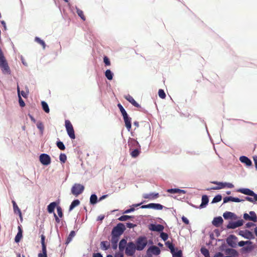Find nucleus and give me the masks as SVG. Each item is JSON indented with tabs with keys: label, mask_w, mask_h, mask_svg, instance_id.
<instances>
[{
	"label": "nucleus",
	"mask_w": 257,
	"mask_h": 257,
	"mask_svg": "<svg viewBox=\"0 0 257 257\" xmlns=\"http://www.w3.org/2000/svg\"><path fill=\"white\" fill-rule=\"evenodd\" d=\"M118 248L120 252L125 250V253L127 256H133L137 250L136 245L133 241L127 242L126 238H122L118 243Z\"/></svg>",
	"instance_id": "f257e3e1"
},
{
	"label": "nucleus",
	"mask_w": 257,
	"mask_h": 257,
	"mask_svg": "<svg viewBox=\"0 0 257 257\" xmlns=\"http://www.w3.org/2000/svg\"><path fill=\"white\" fill-rule=\"evenodd\" d=\"M125 229V226L124 224L122 223H117L111 230V238L119 239L120 235L123 233Z\"/></svg>",
	"instance_id": "f03ea898"
},
{
	"label": "nucleus",
	"mask_w": 257,
	"mask_h": 257,
	"mask_svg": "<svg viewBox=\"0 0 257 257\" xmlns=\"http://www.w3.org/2000/svg\"><path fill=\"white\" fill-rule=\"evenodd\" d=\"M136 248L138 251H142L145 249L148 244L147 238L145 236H140L135 241Z\"/></svg>",
	"instance_id": "7ed1b4c3"
},
{
	"label": "nucleus",
	"mask_w": 257,
	"mask_h": 257,
	"mask_svg": "<svg viewBox=\"0 0 257 257\" xmlns=\"http://www.w3.org/2000/svg\"><path fill=\"white\" fill-rule=\"evenodd\" d=\"M84 190V186L80 184L75 183L71 188V193L73 195L77 196L81 194Z\"/></svg>",
	"instance_id": "20e7f679"
},
{
	"label": "nucleus",
	"mask_w": 257,
	"mask_h": 257,
	"mask_svg": "<svg viewBox=\"0 0 257 257\" xmlns=\"http://www.w3.org/2000/svg\"><path fill=\"white\" fill-rule=\"evenodd\" d=\"M65 123L66 130V131H67L68 136L71 139H75V132H74L73 127L72 124H71V122L69 120H66L65 121Z\"/></svg>",
	"instance_id": "39448f33"
},
{
	"label": "nucleus",
	"mask_w": 257,
	"mask_h": 257,
	"mask_svg": "<svg viewBox=\"0 0 257 257\" xmlns=\"http://www.w3.org/2000/svg\"><path fill=\"white\" fill-rule=\"evenodd\" d=\"M165 207L160 203H151L146 205H142L141 208L142 209H153L155 210H161Z\"/></svg>",
	"instance_id": "423d86ee"
},
{
	"label": "nucleus",
	"mask_w": 257,
	"mask_h": 257,
	"mask_svg": "<svg viewBox=\"0 0 257 257\" xmlns=\"http://www.w3.org/2000/svg\"><path fill=\"white\" fill-rule=\"evenodd\" d=\"M227 244L232 248H235L236 247V241H237V237L233 235H229L226 238Z\"/></svg>",
	"instance_id": "0eeeda50"
},
{
	"label": "nucleus",
	"mask_w": 257,
	"mask_h": 257,
	"mask_svg": "<svg viewBox=\"0 0 257 257\" xmlns=\"http://www.w3.org/2000/svg\"><path fill=\"white\" fill-rule=\"evenodd\" d=\"M244 221L242 219H239L236 221H229L226 225V228L234 229L243 224Z\"/></svg>",
	"instance_id": "6e6552de"
},
{
	"label": "nucleus",
	"mask_w": 257,
	"mask_h": 257,
	"mask_svg": "<svg viewBox=\"0 0 257 257\" xmlns=\"http://www.w3.org/2000/svg\"><path fill=\"white\" fill-rule=\"evenodd\" d=\"M149 229L152 231H156L160 233L164 229V226L160 224L151 223L148 225Z\"/></svg>",
	"instance_id": "1a4fd4ad"
},
{
	"label": "nucleus",
	"mask_w": 257,
	"mask_h": 257,
	"mask_svg": "<svg viewBox=\"0 0 257 257\" xmlns=\"http://www.w3.org/2000/svg\"><path fill=\"white\" fill-rule=\"evenodd\" d=\"M39 160L43 165L47 166L51 163V158L47 154L43 153L41 154L39 157Z\"/></svg>",
	"instance_id": "9d476101"
},
{
	"label": "nucleus",
	"mask_w": 257,
	"mask_h": 257,
	"mask_svg": "<svg viewBox=\"0 0 257 257\" xmlns=\"http://www.w3.org/2000/svg\"><path fill=\"white\" fill-rule=\"evenodd\" d=\"M238 235L241 236L245 239H253L255 238L254 234L252 232L248 230H239Z\"/></svg>",
	"instance_id": "9b49d317"
},
{
	"label": "nucleus",
	"mask_w": 257,
	"mask_h": 257,
	"mask_svg": "<svg viewBox=\"0 0 257 257\" xmlns=\"http://www.w3.org/2000/svg\"><path fill=\"white\" fill-rule=\"evenodd\" d=\"M128 145L130 150L135 148L141 147L139 142L134 138H129L128 140Z\"/></svg>",
	"instance_id": "f8f14e48"
},
{
	"label": "nucleus",
	"mask_w": 257,
	"mask_h": 257,
	"mask_svg": "<svg viewBox=\"0 0 257 257\" xmlns=\"http://www.w3.org/2000/svg\"><path fill=\"white\" fill-rule=\"evenodd\" d=\"M161 253V250L160 248L156 245H151L150 246L147 251V254H153L156 255H158L160 254Z\"/></svg>",
	"instance_id": "ddd939ff"
},
{
	"label": "nucleus",
	"mask_w": 257,
	"mask_h": 257,
	"mask_svg": "<svg viewBox=\"0 0 257 257\" xmlns=\"http://www.w3.org/2000/svg\"><path fill=\"white\" fill-rule=\"evenodd\" d=\"M223 217L225 219H234L238 218V216L234 213L229 211H226L223 214Z\"/></svg>",
	"instance_id": "4468645a"
},
{
	"label": "nucleus",
	"mask_w": 257,
	"mask_h": 257,
	"mask_svg": "<svg viewBox=\"0 0 257 257\" xmlns=\"http://www.w3.org/2000/svg\"><path fill=\"white\" fill-rule=\"evenodd\" d=\"M123 118L124 121L125 126L128 132H130L132 127V118L128 114L124 115Z\"/></svg>",
	"instance_id": "2eb2a0df"
},
{
	"label": "nucleus",
	"mask_w": 257,
	"mask_h": 257,
	"mask_svg": "<svg viewBox=\"0 0 257 257\" xmlns=\"http://www.w3.org/2000/svg\"><path fill=\"white\" fill-rule=\"evenodd\" d=\"M211 183L214 184L218 185V186L213 187L211 188H208L207 190H219L225 187V182H218V181H212Z\"/></svg>",
	"instance_id": "dca6fc26"
},
{
	"label": "nucleus",
	"mask_w": 257,
	"mask_h": 257,
	"mask_svg": "<svg viewBox=\"0 0 257 257\" xmlns=\"http://www.w3.org/2000/svg\"><path fill=\"white\" fill-rule=\"evenodd\" d=\"M223 220L221 216L215 217L212 221V224L213 225L216 227H219L222 224Z\"/></svg>",
	"instance_id": "f3484780"
},
{
	"label": "nucleus",
	"mask_w": 257,
	"mask_h": 257,
	"mask_svg": "<svg viewBox=\"0 0 257 257\" xmlns=\"http://www.w3.org/2000/svg\"><path fill=\"white\" fill-rule=\"evenodd\" d=\"M209 202L208 196L206 195H203L202 196L201 203L199 205V209L204 208L206 207Z\"/></svg>",
	"instance_id": "a211bd4d"
},
{
	"label": "nucleus",
	"mask_w": 257,
	"mask_h": 257,
	"mask_svg": "<svg viewBox=\"0 0 257 257\" xmlns=\"http://www.w3.org/2000/svg\"><path fill=\"white\" fill-rule=\"evenodd\" d=\"M239 161L247 167H250L252 165L251 160L245 156H240L239 157Z\"/></svg>",
	"instance_id": "6ab92c4d"
},
{
	"label": "nucleus",
	"mask_w": 257,
	"mask_h": 257,
	"mask_svg": "<svg viewBox=\"0 0 257 257\" xmlns=\"http://www.w3.org/2000/svg\"><path fill=\"white\" fill-rule=\"evenodd\" d=\"M124 97L126 100H127L134 106L137 107H141V105L137 102H136V100L134 99V98L130 95L127 94L125 95Z\"/></svg>",
	"instance_id": "aec40b11"
},
{
	"label": "nucleus",
	"mask_w": 257,
	"mask_h": 257,
	"mask_svg": "<svg viewBox=\"0 0 257 257\" xmlns=\"http://www.w3.org/2000/svg\"><path fill=\"white\" fill-rule=\"evenodd\" d=\"M236 191L237 192H239V193H241L243 194H245V195H248V196H252V195L254 194V192L248 189V188H239V189H238Z\"/></svg>",
	"instance_id": "412c9836"
},
{
	"label": "nucleus",
	"mask_w": 257,
	"mask_h": 257,
	"mask_svg": "<svg viewBox=\"0 0 257 257\" xmlns=\"http://www.w3.org/2000/svg\"><path fill=\"white\" fill-rule=\"evenodd\" d=\"M18 231L17 232V235H16L15 237V241L16 243H19L21 238L23 237V229L21 226H18Z\"/></svg>",
	"instance_id": "4be33fe9"
},
{
	"label": "nucleus",
	"mask_w": 257,
	"mask_h": 257,
	"mask_svg": "<svg viewBox=\"0 0 257 257\" xmlns=\"http://www.w3.org/2000/svg\"><path fill=\"white\" fill-rule=\"evenodd\" d=\"M225 253L232 257H236L238 255V252L236 250L228 247L226 249Z\"/></svg>",
	"instance_id": "5701e85b"
},
{
	"label": "nucleus",
	"mask_w": 257,
	"mask_h": 257,
	"mask_svg": "<svg viewBox=\"0 0 257 257\" xmlns=\"http://www.w3.org/2000/svg\"><path fill=\"white\" fill-rule=\"evenodd\" d=\"M58 206V203L56 201L52 202L50 203L48 206H47V211L48 213H54V210L55 208Z\"/></svg>",
	"instance_id": "b1692460"
},
{
	"label": "nucleus",
	"mask_w": 257,
	"mask_h": 257,
	"mask_svg": "<svg viewBox=\"0 0 257 257\" xmlns=\"http://www.w3.org/2000/svg\"><path fill=\"white\" fill-rule=\"evenodd\" d=\"M13 205L14 212L15 214H18L21 220H22V214L20 209L19 208L16 202L14 201H12Z\"/></svg>",
	"instance_id": "393cba45"
},
{
	"label": "nucleus",
	"mask_w": 257,
	"mask_h": 257,
	"mask_svg": "<svg viewBox=\"0 0 257 257\" xmlns=\"http://www.w3.org/2000/svg\"><path fill=\"white\" fill-rule=\"evenodd\" d=\"M159 194L158 193H150L149 194H144L143 197L145 199H149L150 200H154L159 197Z\"/></svg>",
	"instance_id": "a878e982"
},
{
	"label": "nucleus",
	"mask_w": 257,
	"mask_h": 257,
	"mask_svg": "<svg viewBox=\"0 0 257 257\" xmlns=\"http://www.w3.org/2000/svg\"><path fill=\"white\" fill-rule=\"evenodd\" d=\"M141 147H139L138 148H135L132 149L131 152L130 153V155L132 158H136L139 156L141 153Z\"/></svg>",
	"instance_id": "bb28decb"
},
{
	"label": "nucleus",
	"mask_w": 257,
	"mask_h": 257,
	"mask_svg": "<svg viewBox=\"0 0 257 257\" xmlns=\"http://www.w3.org/2000/svg\"><path fill=\"white\" fill-rule=\"evenodd\" d=\"M135 217L134 216L123 215L120 216L118 220L121 221H125L130 219L132 221H134Z\"/></svg>",
	"instance_id": "cd10ccee"
},
{
	"label": "nucleus",
	"mask_w": 257,
	"mask_h": 257,
	"mask_svg": "<svg viewBox=\"0 0 257 257\" xmlns=\"http://www.w3.org/2000/svg\"><path fill=\"white\" fill-rule=\"evenodd\" d=\"M17 92L18 95V98H19V103L20 104V106L22 107H23L25 106V103L23 99L22 98L21 96L20 95V88L19 86V85H17Z\"/></svg>",
	"instance_id": "c85d7f7f"
},
{
	"label": "nucleus",
	"mask_w": 257,
	"mask_h": 257,
	"mask_svg": "<svg viewBox=\"0 0 257 257\" xmlns=\"http://www.w3.org/2000/svg\"><path fill=\"white\" fill-rule=\"evenodd\" d=\"M171 253L172 254V257H183L182 251L178 249L177 248Z\"/></svg>",
	"instance_id": "c756f323"
},
{
	"label": "nucleus",
	"mask_w": 257,
	"mask_h": 257,
	"mask_svg": "<svg viewBox=\"0 0 257 257\" xmlns=\"http://www.w3.org/2000/svg\"><path fill=\"white\" fill-rule=\"evenodd\" d=\"M101 248L104 250L108 249L110 247V243L107 241H102L100 242Z\"/></svg>",
	"instance_id": "7c9ffc66"
},
{
	"label": "nucleus",
	"mask_w": 257,
	"mask_h": 257,
	"mask_svg": "<svg viewBox=\"0 0 257 257\" xmlns=\"http://www.w3.org/2000/svg\"><path fill=\"white\" fill-rule=\"evenodd\" d=\"M79 204H80V201L78 199H75V200H73L69 206V211H71L75 207H76L77 206L79 205Z\"/></svg>",
	"instance_id": "2f4dec72"
},
{
	"label": "nucleus",
	"mask_w": 257,
	"mask_h": 257,
	"mask_svg": "<svg viewBox=\"0 0 257 257\" xmlns=\"http://www.w3.org/2000/svg\"><path fill=\"white\" fill-rule=\"evenodd\" d=\"M75 232L74 230H72L70 232L66 240V244H68L72 241L73 238L75 236Z\"/></svg>",
	"instance_id": "473e14b6"
},
{
	"label": "nucleus",
	"mask_w": 257,
	"mask_h": 257,
	"mask_svg": "<svg viewBox=\"0 0 257 257\" xmlns=\"http://www.w3.org/2000/svg\"><path fill=\"white\" fill-rule=\"evenodd\" d=\"M254 245H246L243 247L241 248V250L243 252L248 253L251 251L254 248Z\"/></svg>",
	"instance_id": "72a5a7b5"
},
{
	"label": "nucleus",
	"mask_w": 257,
	"mask_h": 257,
	"mask_svg": "<svg viewBox=\"0 0 257 257\" xmlns=\"http://www.w3.org/2000/svg\"><path fill=\"white\" fill-rule=\"evenodd\" d=\"M104 74L105 76L108 80H111L113 79V73L110 69L106 70L104 73Z\"/></svg>",
	"instance_id": "f704fd0d"
},
{
	"label": "nucleus",
	"mask_w": 257,
	"mask_h": 257,
	"mask_svg": "<svg viewBox=\"0 0 257 257\" xmlns=\"http://www.w3.org/2000/svg\"><path fill=\"white\" fill-rule=\"evenodd\" d=\"M98 202L97 196L95 194H92L90 197V203L94 205Z\"/></svg>",
	"instance_id": "c9c22d12"
},
{
	"label": "nucleus",
	"mask_w": 257,
	"mask_h": 257,
	"mask_svg": "<svg viewBox=\"0 0 257 257\" xmlns=\"http://www.w3.org/2000/svg\"><path fill=\"white\" fill-rule=\"evenodd\" d=\"M41 105L43 110L46 112V113H49L50 112V109L49 107L48 106V104L45 101H42L41 102Z\"/></svg>",
	"instance_id": "e433bc0d"
},
{
	"label": "nucleus",
	"mask_w": 257,
	"mask_h": 257,
	"mask_svg": "<svg viewBox=\"0 0 257 257\" xmlns=\"http://www.w3.org/2000/svg\"><path fill=\"white\" fill-rule=\"evenodd\" d=\"M119 239L111 238V243L112 245V248L113 249L115 250L117 249L118 246V241Z\"/></svg>",
	"instance_id": "4c0bfd02"
},
{
	"label": "nucleus",
	"mask_w": 257,
	"mask_h": 257,
	"mask_svg": "<svg viewBox=\"0 0 257 257\" xmlns=\"http://www.w3.org/2000/svg\"><path fill=\"white\" fill-rule=\"evenodd\" d=\"M45 236L44 235L42 234L41 235V242L42 244V250H43L44 251H45V249H47L46 244L45 243Z\"/></svg>",
	"instance_id": "58836bf2"
},
{
	"label": "nucleus",
	"mask_w": 257,
	"mask_h": 257,
	"mask_svg": "<svg viewBox=\"0 0 257 257\" xmlns=\"http://www.w3.org/2000/svg\"><path fill=\"white\" fill-rule=\"evenodd\" d=\"M201 253L205 256L208 257L210 256V253L208 249L205 247H202L200 249Z\"/></svg>",
	"instance_id": "ea45409f"
},
{
	"label": "nucleus",
	"mask_w": 257,
	"mask_h": 257,
	"mask_svg": "<svg viewBox=\"0 0 257 257\" xmlns=\"http://www.w3.org/2000/svg\"><path fill=\"white\" fill-rule=\"evenodd\" d=\"M166 245L169 248L170 252L173 251L174 250L176 249V247L174 244L171 242L170 241H167L165 242Z\"/></svg>",
	"instance_id": "a19ab883"
},
{
	"label": "nucleus",
	"mask_w": 257,
	"mask_h": 257,
	"mask_svg": "<svg viewBox=\"0 0 257 257\" xmlns=\"http://www.w3.org/2000/svg\"><path fill=\"white\" fill-rule=\"evenodd\" d=\"M249 214L250 218V221L256 222L257 216L255 212L253 211H249Z\"/></svg>",
	"instance_id": "79ce46f5"
},
{
	"label": "nucleus",
	"mask_w": 257,
	"mask_h": 257,
	"mask_svg": "<svg viewBox=\"0 0 257 257\" xmlns=\"http://www.w3.org/2000/svg\"><path fill=\"white\" fill-rule=\"evenodd\" d=\"M75 9L76 10V13L78 16L80 17L82 20L85 21V17L83 14V11L78 9L77 7H75Z\"/></svg>",
	"instance_id": "37998d69"
},
{
	"label": "nucleus",
	"mask_w": 257,
	"mask_h": 257,
	"mask_svg": "<svg viewBox=\"0 0 257 257\" xmlns=\"http://www.w3.org/2000/svg\"><path fill=\"white\" fill-rule=\"evenodd\" d=\"M222 199V196L220 194H217L212 199L211 203H216L220 202Z\"/></svg>",
	"instance_id": "c03bdc74"
},
{
	"label": "nucleus",
	"mask_w": 257,
	"mask_h": 257,
	"mask_svg": "<svg viewBox=\"0 0 257 257\" xmlns=\"http://www.w3.org/2000/svg\"><path fill=\"white\" fill-rule=\"evenodd\" d=\"M35 42H36L38 43L39 44H40V45H41L43 46V49H44L45 48L46 44L43 40L41 39L39 37H36L35 38Z\"/></svg>",
	"instance_id": "a18cd8bd"
},
{
	"label": "nucleus",
	"mask_w": 257,
	"mask_h": 257,
	"mask_svg": "<svg viewBox=\"0 0 257 257\" xmlns=\"http://www.w3.org/2000/svg\"><path fill=\"white\" fill-rule=\"evenodd\" d=\"M117 106L119 108V110L121 113V115H122V116H123L124 115H127L128 114L126 111V110H125V109L124 108V107L122 106V105L120 104V103H118L117 104Z\"/></svg>",
	"instance_id": "49530a36"
},
{
	"label": "nucleus",
	"mask_w": 257,
	"mask_h": 257,
	"mask_svg": "<svg viewBox=\"0 0 257 257\" xmlns=\"http://www.w3.org/2000/svg\"><path fill=\"white\" fill-rule=\"evenodd\" d=\"M57 147L61 150L63 151L65 149V146L64 144V143L60 141H58L56 143Z\"/></svg>",
	"instance_id": "de8ad7c7"
},
{
	"label": "nucleus",
	"mask_w": 257,
	"mask_h": 257,
	"mask_svg": "<svg viewBox=\"0 0 257 257\" xmlns=\"http://www.w3.org/2000/svg\"><path fill=\"white\" fill-rule=\"evenodd\" d=\"M36 125L37 128L40 131L41 133L42 134L44 129L43 123L40 121H38L37 122Z\"/></svg>",
	"instance_id": "09e8293b"
},
{
	"label": "nucleus",
	"mask_w": 257,
	"mask_h": 257,
	"mask_svg": "<svg viewBox=\"0 0 257 257\" xmlns=\"http://www.w3.org/2000/svg\"><path fill=\"white\" fill-rule=\"evenodd\" d=\"M179 191H180V189L179 188H171L167 190V192L171 194L179 193Z\"/></svg>",
	"instance_id": "8fccbe9b"
},
{
	"label": "nucleus",
	"mask_w": 257,
	"mask_h": 257,
	"mask_svg": "<svg viewBox=\"0 0 257 257\" xmlns=\"http://www.w3.org/2000/svg\"><path fill=\"white\" fill-rule=\"evenodd\" d=\"M159 96L162 99H164L166 97V93L163 89H160L158 91Z\"/></svg>",
	"instance_id": "3c124183"
},
{
	"label": "nucleus",
	"mask_w": 257,
	"mask_h": 257,
	"mask_svg": "<svg viewBox=\"0 0 257 257\" xmlns=\"http://www.w3.org/2000/svg\"><path fill=\"white\" fill-rule=\"evenodd\" d=\"M59 159L61 163H64L67 160V156L65 154L61 153L59 156Z\"/></svg>",
	"instance_id": "603ef678"
},
{
	"label": "nucleus",
	"mask_w": 257,
	"mask_h": 257,
	"mask_svg": "<svg viewBox=\"0 0 257 257\" xmlns=\"http://www.w3.org/2000/svg\"><path fill=\"white\" fill-rule=\"evenodd\" d=\"M160 237L164 241H166L168 238V235L167 233L164 232L163 231L160 232Z\"/></svg>",
	"instance_id": "864d4df0"
},
{
	"label": "nucleus",
	"mask_w": 257,
	"mask_h": 257,
	"mask_svg": "<svg viewBox=\"0 0 257 257\" xmlns=\"http://www.w3.org/2000/svg\"><path fill=\"white\" fill-rule=\"evenodd\" d=\"M57 211L58 213V215L60 218H62L63 216V213L62 211V209L60 206L57 207Z\"/></svg>",
	"instance_id": "5fc2aeb1"
},
{
	"label": "nucleus",
	"mask_w": 257,
	"mask_h": 257,
	"mask_svg": "<svg viewBox=\"0 0 257 257\" xmlns=\"http://www.w3.org/2000/svg\"><path fill=\"white\" fill-rule=\"evenodd\" d=\"M103 62L105 64V66L110 65V61L109 58L106 56H104L103 57Z\"/></svg>",
	"instance_id": "6e6d98bb"
},
{
	"label": "nucleus",
	"mask_w": 257,
	"mask_h": 257,
	"mask_svg": "<svg viewBox=\"0 0 257 257\" xmlns=\"http://www.w3.org/2000/svg\"><path fill=\"white\" fill-rule=\"evenodd\" d=\"M213 257H232V256H230L229 255L224 256L222 252H218L214 254Z\"/></svg>",
	"instance_id": "4d7b16f0"
},
{
	"label": "nucleus",
	"mask_w": 257,
	"mask_h": 257,
	"mask_svg": "<svg viewBox=\"0 0 257 257\" xmlns=\"http://www.w3.org/2000/svg\"><path fill=\"white\" fill-rule=\"evenodd\" d=\"M126 227L128 228H133L137 226L136 224H134L131 222H127L125 225Z\"/></svg>",
	"instance_id": "13d9d810"
},
{
	"label": "nucleus",
	"mask_w": 257,
	"mask_h": 257,
	"mask_svg": "<svg viewBox=\"0 0 257 257\" xmlns=\"http://www.w3.org/2000/svg\"><path fill=\"white\" fill-rule=\"evenodd\" d=\"M229 201H232V196H226L223 198V203H226Z\"/></svg>",
	"instance_id": "bf43d9fd"
},
{
	"label": "nucleus",
	"mask_w": 257,
	"mask_h": 257,
	"mask_svg": "<svg viewBox=\"0 0 257 257\" xmlns=\"http://www.w3.org/2000/svg\"><path fill=\"white\" fill-rule=\"evenodd\" d=\"M226 244L225 243H222L219 247V249L221 251L226 252V249L227 248Z\"/></svg>",
	"instance_id": "052dcab7"
},
{
	"label": "nucleus",
	"mask_w": 257,
	"mask_h": 257,
	"mask_svg": "<svg viewBox=\"0 0 257 257\" xmlns=\"http://www.w3.org/2000/svg\"><path fill=\"white\" fill-rule=\"evenodd\" d=\"M42 250V253H39L38 254V257H47V249H45V251H44L43 250Z\"/></svg>",
	"instance_id": "680f3d73"
},
{
	"label": "nucleus",
	"mask_w": 257,
	"mask_h": 257,
	"mask_svg": "<svg viewBox=\"0 0 257 257\" xmlns=\"http://www.w3.org/2000/svg\"><path fill=\"white\" fill-rule=\"evenodd\" d=\"M232 201L234 202H240L244 201L243 199H240L237 197H232Z\"/></svg>",
	"instance_id": "e2e57ef3"
},
{
	"label": "nucleus",
	"mask_w": 257,
	"mask_h": 257,
	"mask_svg": "<svg viewBox=\"0 0 257 257\" xmlns=\"http://www.w3.org/2000/svg\"><path fill=\"white\" fill-rule=\"evenodd\" d=\"M135 208L131 206V208L130 209L125 210L124 211L123 213H124V214L130 213L135 211Z\"/></svg>",
	"instance_id": "0e129e2a"
},
{
	"label": "nucleus",
	"mask_w": 257,
	"mask_h": 257,
	"mask_svg": "<svg viewBox=\"0 0 257 257\" xmlns=\"http://www.w3.org/2000/svg\"><path fill=\"white\" fill-rule=\"evenodd\" d=\"M243 217L244 219L245 220H250V221L249 214H248L247 213H244L243 215Z\"/></svg>",
	"instance_id": "69168bd1"
},
{
	"label": "nucleus",
	"mask_w": 257,
	"mask_h": 257,
	"mask_svg": "<svg viewBox=\"0 0 257 257\" xmlns=\"http://www.w3.org/2000/svg\"><path fill=\"white\" fill-rule=\"evenodd\" d=\"M182 221L186 224H189V220L185 216H182Z\"/></svg>",
	"instance_id": "338daca9"
},
{
	"label": "nucleus",
	"mask_w": 257,
	"mask_h": 257,
	"mask_svg": "<svg viewBox=\"0 0 257 257\" xmlns=\"http://www.w3.org/2000/svg\"><path fill=\"white\" fill-rule=\"evenodd\" d=\"M114 257H124L123 252H116L115 255Z\"/></svg>",
	"instance_id": "774afa93"
}]
</instances>
